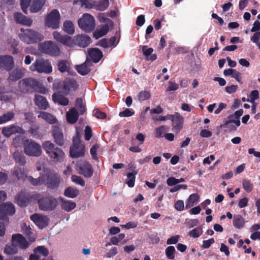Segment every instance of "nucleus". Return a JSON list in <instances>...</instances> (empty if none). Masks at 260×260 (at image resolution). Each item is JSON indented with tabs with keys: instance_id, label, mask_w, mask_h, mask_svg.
Segmentation results:
<instances>
[{
	"instance_id": "f257e3e1",
	"label": "nucleus",
	"mask_w": 260,
	"mask_h": 260,
	"mask_svg": "<svg viewBox=\"0 0 260 260\" xmlns=\"http://www.w3.org/2000/svg\"><path fill=\"white\" fill-rule=\"evenodd\" d=\"M53 38L57 41L70 47L76 45L80 47L85 48L91 43L90 38L86 35H78L73 39L68 35H62L57 31H54L52 34Z\"/></svg>"
},
{
	"instance_id": "f03ea898",
	"label": "nucleus",
	"mask_w": 260,
	"mask_h": 260,
	"mask_svg": "<svg viewBox=\"0 0 260 260\" xmlns=\"http://www.w3.org/2000/svg\"><path fill=\"white\" fill-rule=\"evenodd\" d=\"M34 198L37 201L39 208L42 211H53L58 205V198L50 195L44 196L41 193H36L34 195Z\"/></svg>"
},
{
	"instance_id": "7ed1b4c3",
	"label": "nucleus",
	"mask_w": 260,
	"mask_h": 260,
	"mask_svg": "<svg viewBox=\"0 0 260 260\" xmlns=\"http://www.w3.org/2000/svg\"><path fill=\"white\" fill-rule=\"evenodd\" d=\"M42 148L48 157L56 162H61L65 158L64 151L50 141L42 143Z\"/></svg>"
},
{
	"instance_id": "20e7f679",
	"label": "nucleus",
	"mask_w": 260,
	"mask_h": 260,
	"mask_svg": "<svg viewBox=\"0 0 260 260\" xmlns=\"http://www.w3.org/2000/svg\"><path fill=\"white\" fill-rule=\"evenodd\" d=\"M39 50L41 52L52 56H59L61 54L59 46L51 41L39 43Z\"/></svg>"
},
{
	"instance_id": "39448f33",
	"label": "nucleus",
	"mask_w": 260,
	"mask_h": 260,
	"mask_svg": "<svg viewBox=\"0 0 260 260\" xmlns=\"http://www.w3.org/2000/svg\"><path fill=\"white\" fill-rule=\"evenodd\" d=\"M37 80L31 78L23 79L18 82V89L20 92L25 94L36 91L38 87Z\"/></svg>"
},
{
	"instance_id": "423d86ee",
	"label": "nucleus",
	"mask_w": 260,
	"mask_h": 260,
	"mask_svg": "<svg viewBox=\"0 0 260 260\" xmlns=\"http://www.w3.org/2000/svg\"><path fill=\"white\" fill-rule=\"evenodd\" d=\"M79 27L87 33L92 31L95 27V19L90 14H84L78 21Z\"/></svg>"
},
{
	"instance_id": "0eeeda50",
	"label": "nucleus",
	"mask_w": 260,
	"mask_h": 260,
	"mask_svg": "<svg viewBox=\"0 0 260 260\" xmlns=\"http://www.w3.org/2000/svg\"><path fill=\"white\" fill-rule=\"evenodd\" d=\"M29 70L39 73L49 74L52 71V67L48 60L37 59L29 67Z\"/></svg>"
},
{
	"instance_id": "6e6552de",
	"label": "nucleus",
	"mask_w": 260,
	"mask_h": 260,
	"mask_svg": "<svg viewBox=\"0 0 260 260\" xmlns=\"http://www.w3.org/2000/svg\"><path fill=\"white\" fill-rule=\"evenodd\" d=\"M24 152L27 155L38 157L42 154L41 146L38 143L26 139L23 143Z\"/></svg>"
},
{
	"instance_id": "1a4fd4ad",
	"label": "nucleus",
	"mask_w": 260,
	"mask_h": 260,
	"mask_svg": "<svg viewBox=\"0 0 260 260\" xmlns=\"http://www.w3.org/2000/svg\"><path fill=\"white\" fill-rule=\"evenodd\" d=\"M79 87L78 82L73 79L67 78L63 81L59 87H56L59 92L67 95L71 90H76Z\"/></svg>"
},
{
	"instance_id": "9d476101",
	"label": "nucleus",
	"mask_w": 260,
	"mask_h": 260,
	"mask_svg": "<svg viewBox=\"0 0 260 260\" xmlns=\"http://www.w3.org/2000/svg\"><path fill=\"white\" fill-rule=\"evenodd\" d=\"M60 15L57 9L52 10L46 16L45 20V25L53 29L59 27Z\"/></svg>"
},
{
	"instance_id": "9b49d317",
	"label": "nucleus",
	"mask_w": 260,
	"mask_h": 260,
	"mask_svg": "<svg viewBox=\"0 0 260 260\" xmlns=\"http://www.w3.org/2000/svg\"><path fill=\"white\" fill-rule=\"evenodd\" d=\"M43 175L45 178V184L48 188L54 189L59 186L60 178L56 173L48 171Z\"/></svg>"
},
{
	"instance_id": "f8f14e48",
	"label": "nucleus",
	"mask_w": 260,
	"mask_h": 260,
	"mask_svg": "<svg viewBox=\"0 0 260 260\" xmlns=\"http://www.w3.org/2000/svg\"><path fill=\"white\" fill-rule=\"evenodd\" d=\"M24 40L28 44H34L39 42L44 39V36L41 33L31 30L26 29L24 33Z\"/></svg>"
},
{
	"instance_id": "ddd939ff",
	"label": "nucleus",
	"mask_w": 260,
	"mask_h": 260,
	"mask_svg": "<svg viewBox=\"0 0 260 260\" xmlns=\"http://www.w3.org/2000/svg\"><path fill=\"white\" fill-rule=\"evenodd\" d=\"M77 170L79 174L86 178H90L93 173V170L91 165L87 161H84L79 162L76 165Z\"/></svg>"
},
{
	"instance_id": "4468645a",
	"label": "nucleus",
	"mask_w": 260,
	"mask_h": 260,
	"mask_svg": "<svg viewBox=\"0 0 260 260\" xmlns=\"http://www.w3.org/2000/svg\"><path fill=\"white\" fill-rule=\"evenodd\" d=\"M15 212L14 206L12 203L0 204V219L7 220V216L13 215Z\"/></svg>"
},
{
	"instance_id": "2eb2a0df",
	"label": "nucleus",
	"mask_w": 260,
	"mask_h": 260,
	"mask_svg": "<svg viewBox=\"0 0 260 260\" xmlns=\"http://www.w3.org/2000/svg\"><path fill=\"white\" fill-rule=\"evenodd\" d=\"M14 66L13 57L11 55L0 56V69L10 71Z\"/></svg>"
},
{
	"instance_id": "dca6fc26",
	"label": "nucleus",
	"mask_w": 260,
	"mask_h": 260,
	"mask_svg": "<svg viewBox=\"0 0 260 260\" xmlns=\"http://www.w3.org/2000/svg\"><path fill=\"white\" fill-rule=\"evenodd\" d=\"M30 219L40 228H46L50 221V219L47 216L40 215L38 214H34L30 216Z\"/></svg>"
},
{
	"instance_id": "f3484780",
	"label": "nucleus",
	"mask_w": 260,
	"mask_h": 260,
	"mask_svg": "<svg viewBox=\"0 0 260 260\" xmlns=\"http://www.w3.org/2000/svg\"><path fill=\"white\" fill-rule=\"evenodd\" d=\"M30 197L28 193L21 192L16 194L15 197V202L20 207L27 206L30 202Z\"/></svg>"
},
{
	"instance_id": "a211bd4d",
	"label": "nucleus",
	"mask_w": 260,
	"mask_h": 260,
	"mask_svg": "<svg viewBox=\"0 0 260 260\" xmlns=\"http://www.w3.org/2000/svg\"><path fill=\"white\" fill-rule=\"evenodd\" d=\"M12 242L17 247L18 246L22 249H26L29 245L26 239L20 234L13 235L12 237Z\"/></svg>"
},
{
	"instance_id": "6ab92c4d",
	"label": "nucleus",
	"mask_w": 260,
	"mask_h": 260,
	"mask_svg": "<svg viewBox=\"0 0 260 260\" xmlns=\"http://www.w3.org/2000/svg\"><path fill=\"white\" fill-rule=\"evenodd\" d=\"M260 22L258 20H256L253 23V26L252 27L251 31L252 32H255L253 36L251 38V40L255 43L259 49H260Z\"/></svg>"
},
{
	"instance_id": "aec40b11",
	"label": "nucleus",
	"mask_w": 260,
	"mask_h": 260,
	"mask_svg": "<svg viewBox=\"0 0 260 260\" xmlns=\"http://www.w3.org/2000/svg\"><path fill=\"white\" fill-rule=\"evenodd\" d=\"M184 119L183 117L178 113H175V116L172 120V130L176 134L180 132L183 127Z\"/></svg>"
},
{
	"instance_id": "412c9836",
	"label": "nucleus",
	"mask_w": 260,
	"mask_h": 260,
	"mask_svg": "<svg viewBox=\"0 0 260 260\" xmlns=\"http://www.w3.org/2000/svg\"><path fill=\"white\" fill-rule=\"evenodd\" d=\"M25 69L23 68H17L10 72L8 80L9 82H16L21 79L24 74Z\"/></svg>"
},
{
	"instance_id": "4be33fe9",
	"label": "nucleus",
	"mask_w": 260,
	"mask_h": 260,
	"mask_svg": "<svg viewBox=\"0 0 260 260\" xmlns=\"http://www.w3.org/2000/svg\"><path fill=\"white\" fill-rule=\"evenodd\" d=\"M52 135L54 139L55 143L60 146H62L64 144V139L61 130L58 127L55 126L53 127L52 132Z\"/></svg>"
},
{
	"instance_id": "5701e85b",
	"label": "nucleus",
	"mask_w": 260,
	"mask_h": 260,
	"mask_svg": "<svg viewBox=\"0 0 260 260\" xmlns=\"http://www.w3.org/2000/svg\"><path fill=\"white\" fill-rule=\"evenodd\" d=\"M22 131L21 127L12 124L4 127L2 129V134L6 137L9 138L13 134L21 133Z\"/></svg>"
},
{
	"instance_id": "b1692460",
	"label": "nucleus",
	"mask_w": 260,
	"mask_h": 260,
	"mask_svg": "<svg viewBox=\"0 0 260 260\" xmlns=\"http://www.w3.org/2000/svg\"><path fill=\"white\" fill-rule=\"evenodd\" d=\"M13 16L17 23L27 26H30L32 24V20L23 15L21 13L16 12L14 13Z\"/></svg>"
},
{
	"instance_id": "393cba45",
	"label": "nucleus",
	"mask_w": 260,
	"mask_h": 260,
	"mask_svg": "<svg viewBox=\"0 0 260 260\" xmlns=\"http://www.w3.org/2000/svg\"><path fill=\"white\" fill-rule=\"evenodd\" d=\"M89 57L93 62H98L103 57L102 52L98 48H90L88 50Z\"/></svg>"
},
{
	"instance_id": "a878e982",
	"label": "nucleus",
	"mask_w": 260,
	"mask_h": 260,
	"mask_svg": "<svg viewBox=\"0 0 260 260\" xmlns=\"http://www.w3.org/2000/svg\"><path fill=\"white\" fill-rule=\"evenodd\" d=\"M34 102L35 104L41 110H46L49 106L46 99L39 94L35 95Z\"/></svg>"
},
{
	"instance_id": "bb28decb",
	"label": "nucleus",
	"mask_w": 260,
	"mask_h": 260,
	"mask_svg": "<svg viewBox=\"0 0 260 260\" xmlns=\"http://www.w3.org/2000/svg\"><path fill=\"white\" fill-rule=\"evenodd\" d=\"M58 200L61 202L60 206L61 209L67 212H70L76 207V203L72 201L65 200L62 197L59 198Z\"/></svg>"
},
{
	"instance_id": "cd10ccee",
	"label": "nucleus",
	"mask_w": 260,
	"mask_h": 260,
	"mask_svg": "<svg viewBox=\"0 0 260 260\" xmlns=\"http://www.w3.org/2000/svg\"><path fill=\"white\" fill-rule=\"evenodd\" d=\"M67 121L71 124L75 123L78 119L79 114L78 111L74 108H72L67 113Z\"/></svg>"
},
{
	"instance_id": "c85d7f7f",
	"label": "nucleus",
	"mask_w": 260,
	"mask_h": 260,
	"mask_svg": "<svg viewBox=\"0 0 260 260\" xmlns=\"http://www.w3.org/2000/svg\"><path fill=\"white\" fill-rule=\"evenodd\" d=\"M74 146H71L70 149V156L72 158H79L80 157L84 156L85 154V145H81V146H77L75 147V150L74 151V154L76 155H80V156H75L73 153V152L72 150L74 149Z\"/></svg>"
},
{
	"instance_id": "c756f323",
	"label": "nucleus",
	"mask_w": 260,
	"mask_h": 260,
	"mask_svg": "<svg viewBox=\"0 0 260 260\" xmlns=\"http://www.w3.org/2000/svg\"><path fill=\"white\" fill-rule=\"evenodd\" d=\"M52 98L55 103L63 106H67L69 103V99L59 93H54L52 95Z\"/></svg>"
},
{
	"instance_id": "7c9ffc66",
	"label": "nucleus",
	"mask_w": 260,
	"mask_h": 260,
	"mask_svg": "<svg viewBox=\"0 0 260 260\" xmlns=\"http://www.w3.org/2000/svg\"><path fill=\"white\" fill-rule=\"evenodd\" d=\"M38 117L44 119L49 124H54L57 121V119L54 115L46 112L41 111Z\"/></svg>"
},
{
	"instance_id": "2f4dec72",
	"label": "nucleus",
	"mask_w": 260,
	"mask_h": 260,
	"mask_svg": "<svg viewBox=\"0 0 260 260\" xmlns=\"http://www.w3.org/2000/svg\"><path fill=\"white\" fill-rule=\"evenodd\" d=\"M13 158L16 164L19 166H24L26 161V157L21 151H16L13 153Z\"/></svg>"
},
{
	"instance_id": "473e14b6",
	"label": "nucleus",
	"mask_w": 260,
	"mask_h": 260,
	"mask_svg": "<svg viewBox=\"0 0 260 260\" xmlns=\"http://www.w3.org/2000/svg\"><path fill=\"white\" fill-rule=\"evenodd\" d=\"M109 31V28L108 24H106L102 26L100 29H97L93 33V37L95 39L105 36Z\"/></svg>"
},
{
	"instance_id": "72a5a7b5",
	"label": "nucleus",
	"mask_w": 260,
	"mask_h": 260,
	"mask_svg": "<svg viewBox=\"0 0 260 260\" xmlns=\"http://www.w3.org/2000/svg\"><path fill=\"white\" fill-rule=\"evenodd\" d=\"M89 64V62H87L86 61H85L80 65L76 66L75 68L76 70H77L78 73L81 74V75H86L87 74H88L90 71Z\"/></svg>"
},
{
	"instance_id": "f704fd0d",
	"label": "nucleus",
	"mask_w": 260,
	"mask_h": 260,
	"mask_svg": "<svg viewBox=\"0 0 260 260\" xmlns=\"http://www.w3.org/2000/svg\"><path fill=\"white\" fill-rule=\"evenodd\" d=\"M233 223L236 228L240 229L244 226L245 220L241 215L236 214L234 215Z\"/></svg>"
},
{
	"instance_id": "c9c22d12",
	"label": "nucleus",
	"mask_w": 260,
	"mask_h": 260,
	"mask_svg": "<svg viewBox=\"0 0 260 260\" xmlns=\"http://www.w3.org/2000/svg\"><path fill=\"white\" fill-rule=\"evenodd\" d=\"M45 3V0H34L31 7L30 11L37 13L40 11Z\"/></svg>"
},
{
	"instance_id": "e433bc0d",
	"label": "nucleus",
	"mask_w": 260,
	"mask_h": 260,
	"mask_svg": "<svg viewBox=\"0 0 260 260\" xmlns=\"http://www.w3.org/2000/svg\"><path fill=\"white\" fill-rule=\"evenodd\" d=\"M57 66L60 73L68 72L70 69V63L67 60H59L57 63Z\"/></svg>"
},
{
	"instance_id": "4c0bfd02",
	"label": "nucleus",
	"mask_w": 260,
	"mask_h": 260,
	"mask_svg": "<svg viewBox=\"0 0 260 260\" xmlns=\"http://www.w3.org/2000/svg\"><path fill=\"white\" fill-rule=\"evenodd\" d=\"M199 200V196L197 193H192L190 194L186 202L185 208L189 209L192 207L195 203Z\"/></svg>"
},
{
	"instance_id": "58836bf2",
	"label": "nucleus",
	"mask_w": 260,
	"mask_h": 260,
	"mask_svg": "<svg viewBox=\"0 0 260 260\" xmlns=\"http://www.w3.org/2000/svg\"><path fill=\"white\" fill-rule=\"evenodd\" d=\"M79 193V192L78 190L69 186L65 189L63 194L64 196L68 198H75L78 196Z\"/></svg>"
},
{
	"instance_id": "ea45409f",
	"label": "nucleus",
	"mask_w": 260,
	"mask_h": 260,
	"mask_svg": "<svg viewBox=\"0 0 260 260\" xmlns=\"http://www.w3.org/2000/svg\"><path fill=\"white\" fill-rule=\"evenodd\" d=\"M15 117V114L13 112H8L0 116V124L6 123L12 120Z\"/></svg>"
},
{
	"instance_id": "a19ab883",
	"label": "nucleus",
	"mask_w": 260,
	"mask_h": 260,
	"mask_svg": "<svg viewBox=\"0 0 260 260\" xmlns=\"http://www.w3.org/2000/svg\"><path fill=\"white\" fill-rule=\"evenodd\" d=\"M28 178L29 181L34 186L41 185L45 182V178L43 175L38 178H34L32 176H29Z\"/></svg>"
},
{
	"instance_id": "79ce46f5",
	"label": "nucleus",
	"mask_w": 260,
	"mask_h": 260,
	"mask_svg": "<svg viewBox=\"0 0 260 260\" xmlns=\"http://www.w3.org/2000/svg\"><path fill=\"white\" fill-rule=\"evenodd\" d=\"M63 30L68 34H73L75 31V29L73 22L71 21H65L63 22Z\"/></svg>"
},
{
	"instance_id": "37998d69",
	"label": "nucleus",
	"mask_w": 260,
	"mask_h": 260,
	"mask_svg": "<svg viewBox=\"0 0 260 260\" xmlns=\"http://www.w3.org/2000/svg\"><path fill=\"white\" fill-rule=\"evenodd\" d=\"M4 252L8 255H13L18 252L17 247L12 242L10 245H6L5 247Z\"/></svg>"
},
{
	"instance_id": "c03bdc74",
	"label": "nucleus",
	"mask_w": 260,
	"mask_h": 260,
	"mask_svg": "<svg viewBox=\"0 0 260 260\" xmlns=\"http://www.w3.org/2000/svg\"><path fill=\"white\" fill-rule=\"evenodd\" d=\"M34 252L38 255L46 256L49 254V251L47 248L44 246H39L34 249Z\"/></svg>"
},
{
	"instance_id": "a18cd8bd",
	"label": "nucleus",
	"mask_w": 260,
	"mask_h": 260,
	"mask_svg": "<svg viewBox=\"0 0 260 260\" xmlns=\"http://www.w3.org/2000/svg\"><path fill=\"white\" fill-rule=\"evenodd\" d=\"M75 106L78 109V112H79L80 115H83L85 112L86 109L81 98L76 99Z\"/></svg>"
},
{
	"instance_id": "49530a36",
	"label": "nucleus",
	"mask_w": 260,
	"mask_h": 260,
	"mask_svg": "<svg viewBox=\"0 0 260 260\" xmlns=\"http://www.w3.org/2000/svg\"><path fill=\"white\" fill-rule=\"evenodd\" d=\"M81 145H84V144L81 143L80 136L78 133H77L76 136L73 137V145L72 146H74V149L72 150V151L73 152V153L74 154V155L77 156L80 155H76L75 154H74V151L75 150V149H76L75 148L76 146H81Z\"/></svg>"
},
{
	"instance_id": "de8ad7c7",
	"label": "nucleus",
	"mask_w": 260,
	"mask_h": 260,
	"mask_svg": "<svg viewBox=\"0 0 260 260\" xmlns=\"http://www.w3.org/2000/svg\"><path fill=\"white\" fill-rule=\"evenodd\" d=\"M136 174V172L127 173V179L126 181V183L128 187H133L134 186Z\"/></svg>"
},
{
	"instance_id": "09e8293b",
	"label": "nucleus",
	"mask_w": 260,
	"mask_h": 260,
	"mask_svg": "<svg viewBox=\"0 0 260 260\" xmlns=\"http://www.w3.org/2000/svg\"><path fill=\"white\" fill-rule=\"evenodd\" d=\"M176 252L175 248L173 246H169L166 248L165 253L167 257L169 259L173 260L175 258V253Z\"/></svg>"
},
{
	"instance_id": "8fccbe9b",
	"label": "nucleus",
	"mask_w": 260,
	"mask_h": 260,
	"mask_svg": "<svg viewBox=\"0 0 260 260\" xmlns=\"http://www.w3.org/2000/svg\"><path fill=\"white\" fill-rule=\"evenodd\" d=\"M22 231L23 232V233L27 236H29V240L31 242H34L35 240V238L33 236L31 237V235L33 234L32 232H31V229L30 228V226L28 225L27 226L25 223L23 224V225L21 228Z\"/></svg>"
},
{
	"instance_id": "3c124183",
	"label": "nucleus",
	"mask_w": 260,
	"mask_h": 260,
	"mask_svg": "<svg viewBox=\"0 0 260 260\" xmlns=\"http://www.w3.org/2000/svg\"><path fill=\"white\" fill-rule=\"evenodd\" d=\"M242 186L243 189L247 192H250L253 188V186L252 183L251 182V181L249 180L244 179L242 181Z\"/></svg>"
},
{
	"instance_id": "603ef678",
	"label": "nucleus",
	"mask_w": 260,
	"mask_h": 260,
	"mask_svg": "<svg viewBox=\"0 0 260 260\" xmlns=\"http://www.w3.org/2000/svg\"><path fill=\"white\" fill-rule=\"evenodd\" d=\"M203 233L202 228L197 227L191 230L189 233V235L193 238H198Z\"/></svg>"
},
{
	"instance_id": "864d4df0",
	"label": "nucleus",
	"mask_w": 260,
	"mask_h": 260,
	"mask_svg": "<svg viewBox=\"0 0 260 260\" xmlns=\"http://www.w3.org/2000/svg\"><path fill=\"white\" fill-rule=\"evenodd\" d=\"M151 94L149 91L144 90L140 92L138 94V99L140 101H144L150 98Z\"/></svg>"
},
{
	"instance_id": "5fc2aeb1",
	"label": "nucleus",
	"mask_w": 260,
	"mask_h": 260,
	"mask_svg": "<svg viewBox=\"0 0 260 260\" xmlns=\"http://www.w3.org/2000/svg\"><path fill=\"white\" fill-rule=\"evenodd\" d=\"M109 5L108 0H102L96 5V9L100 11L105 10Z\"/></svg>"
},
{
	"instance_id": "6e6d98bb",
	"label": "nucleus",
	"mask_w": 260,
	"mask_h": 260,
	"mask_svg": "<svg viewBox=\"0 0 260 260\" xmlns=\"http://www.w3.org/2000/svg\"><path fill=\"white\" fill-rule=\"evenodd\" d=\"M8 43L13 48V54H16L18 52L17 47L19 44V42L13 38H10L8 40Z\"/></svg>"
},
{
	"instance_id": "4d7b16f0",
	"label": "nucleus",
	"mask_w": 260,
	"mask_h": 260,
	"mask_svg": "<svg viewBox=\"0 0 260 260\" xmlns=\"http://www.w3.org/2000/svg\"><path fill=\"white\" fill-rule=\"evenodd\" d=\"M72 181L77 184L80 185L82 186H84L85 182L83 179L80 176H78L75 175H73L71 177Z\"/></svg>"
},
{
	"instance_id": "13d9d810",
	"label": "nucleus",
	"mask_w": 260,
	"mask_h": 260,
	"mask_svg": "<svg viewBox=\"0 0 260 260\" xmlns=\"http://www.w3.org/2000/svg\"><path fill=\"white\" fill-rule=\"evenodd\" d=\"M229 120L225 121L224 123L221 125L222 127H227L229 125L232 123L235 124L236 127H238L240 125L241 122L240 119L235 118H228Z\"/></svg>"
},
{
	"instance_id": "bf43d9fd",
	"label": "nucleus",
	"mask_w": 260,
	"mask_h": 260,
	"mask_svg": "<svg viewBox=\"0 0 260 260\" xmlns=\"http://www.w3.org/2000/svg\"><path fill=\"white\" fill-rule=\"evenodd\" d=\"M250 99H247V101L254 103L255 101L259 98V92L257 90H254L251 91L249 95Z\"/></svg>"
},
{
	"instance_id": "052dcab7",
	"label": "nucleus",
	"mask_w": 260,
	"mask_h": 260,
	"mask_svg": "<svg viewBox=\"0 0 260 260\" xmlns=\"http://www.w3.org/2000/svg\"><path fill=\"white\" fill-rule=\"evenodd\" d=\"M92 136V132L91 127L89 125L86 126L85 129H84L85 139L86 141H89L91 138Z\"/></svg>"
},
{
	"instance_id": "680f3d73",
	"label": "nucleus",
	"mask_w": 260,
	"mask_h": 260,
	"mask_svg": "<svg viewBox=\"0 0 260 260\" xmlns=\"http://www.w3.org/2000/svg\"><path fill=\"white\" fill-rule=\"evenodd\" d=\"M135 112L133 109H126L124 111L120 112L119 115L120 117H129L134 115Z\"/></svg>"
},
{
	"instance_id": "e2e57ef3",
	"label": "nucleus",
	"mask_w": 260,
	"mask_h": 260,
	"mask_svg": "<svg viewBox=\"0 0 260 260\" xmlns=\"http://www.w3.org/2000/svg\"><path fill=\"white\" fill-rule=\"evenodd\" d=\"M166 126L161 125L156 128L155 130V137L158 138L162 137L164 136L163 134L166 131Z\"/></svg>"
},
{
	"instance_id": "0e129e2a",
	"label": "nucleus",
	"mask_w": 260,
	"mask_h": 260,
	"mask_svg": "<svg viewBox=\"0 0 260 260\" xmlns=\"http://www.w3.org/2000/svg\"><path fill=\"white\" fill-rule=\"evenodd\" d=\"M99 148V145L98 144L93 145L90 148V154L92 158L94 160H98L97 156V150Z\"/></svg>"
},
{
	"instance_id": "69168bd1",
	"label": "nucleus",
	"mask_w": 260,
	"mask_h": 260,
	"mask_svg": "<svg viewBox=\"0 0 260 260\" xmlns=\"http://www.w3.org/2000/svg\"><path fill=\"white\" fill-rule=\"evenodd\" d=\"M31 0H21V7L25 14H27V8L30 4Z\"/></svg>"
},
{
	"instance_id": "338daca9",
	"label": "nucleus",
	"mask_w": 260,
	"mask_h": 260,
	"mask_svg": "<svg viewBox=\"0 0 260 260\" xmlns=\"http://www.w3.org/2000/svg\"><path fill=\"white\" fill-rule=\"evenodd\" d=\"M178 88H179V85L178 84L170 81L168 82V86L166 89V92L175 91V90H177L178 89Z\"/></svg>"
},
{
	"instance_id": "774afa93",
	"label": "nucleus",
	"mask_w": 260,
	"mask_h": 260,
	"mask_svg": "<svg viewBox=\"0 0 260 260\" xmlns=\"http://www.w3.org/2000/svg\"><path fill=\"white\" fill-rule=\"evenodd\" d=\"M23 139L21 136H17L13 140V144L15 147H20L24 143Z\"/></svg>"
}]
</instances>
